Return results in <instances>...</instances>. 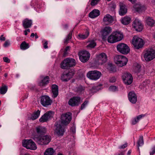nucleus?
Returning a JSON list of instances; mask_svg holds the SVG:
<instances>
[{"instance_id":"f257e3e1","label":"nucleus","mask_w":155,"mask_h":155,"mask_svg":"<svg viewBox=\"0 0 155 155\" xmlns=\"http://www.w3.org/2000/svg\"><path fill=\"white\" fill-rule=\"evenodd\" d=\"M71 114L69 112L62 114L61 116V122L58 121L55 123L54 127L55 134L58 136H62L64 132V127L63 125H67L71 120Z\"/></svg>"},{"instance_id":"f03ea898","label":"nucleus","mask_w":155,"mask_h":155,"mask_svg":"<svg viewBox=\"0 0 155 155\" xmlns=\"http://www.w3.org/2000/svg\"><path fill=\"white\" fill-rule=\"evenodd\" d=\"M123 36L120 32H114L108 38L107 41L111 43H113L121 40Z\"/></svg>"},{"instance_id":"7ed1b4c3","label":"nucleus","mask_w":155,"mask_h":155,"mask_svg":"<svg viewBox=\"0 0 155 155\" xmlns=\"http://www.w3.org/2000/svg\"><path fill=\"white\" fill-rule=\"evenodd\" d=\"M76 64L75 60L74 59L67 58L62 62L61 67L62 69H67L75 66Z\"/></svg>"},{"instance_id":"20e7f679","label":"nucleus","mask_w":155,"mask_h":155,"mask_svg":"<svg viewBox=\"0 0 155 155\" xmlns=\"http://www.w3.org/2000/svg\"><path fill=\"white\" fill-rule=\"evenodd\" d=\"M144 58L147 61H150L155 58V50L148 48L146 50L144 55Z\"/></svg>"},{"instance_id":"39448f33","label":"nucleus","mask_w":155,"mask_h":155,"mask_svg":"<svg viewBox=\"0 0 155 155\" xmlns=\"http://www.w3.org/2000/svg\"><path fill=\"white\" fill-rule=\"evenodd\" d=\"M114 59L115 63L120 67L125 65L128 61L127 58L125 56L122 55L116 56L114 57Z\"/></svg>"},{"instance_id":"423d86ee","label":"nucleus","mask_w":155,"mask_h":155,"mask_svg":"<svg viewBox=\"0 0 155 155\" xmlns=\"http://www.w3.org/2000/svg\"><path fill=\"white\" fill-rule=\"evenodd\" d=\"M132 44L136 49L142 48L144 45L143 40L137 36H134L132 40Z\"/></svg>"},{"instance_id":"0eeeda50","label":"nucleus","mask_w":155,"mask_h":155,"mask_svg":"<svg viewBox=\"0 0 155 155\" xmlns=\"http://www.w3.org/2000/svg\"><path fill=\"white\" fill-rule=\"evenodd\" d=\"M22 145L27 149L31 150H35L37 147L35 143L31 140H25L23 141Z\"/></svg>"},{"instance_id":"6e6552de","label":"nucleus","mask_w":155,"mask_h":155,"mask_svg":"<svg viewBox=\"0 0 155 155\" xmlns=\"http://www.w3.org/2000/svg\"><path fill=\"white\" fill-rule=\"evenodd\" d=\"M35 139V141L41 145H47L51 141V137L48 135H43L40 137H36Z\"/></svg>"},{"instance_id":"1a4fd4ad","label":"nucleus","mask_w":155,"mask_h":155,"mask_svg":"<svg viewBox=\"0 0 155 155\" xmlns=\"http://www.w3.org/2000/svg\"><path fill=\"white\" fill-rule=\"evenodd\" d=\"M117 51L124 54H128L130 51V48L127 45L124 43L118 44L117 46Z\"/></svg>"},{"instance_id":"9d476101","label":"nucleus","mask_w":155,"mask_h":155,"mask_svg":"<svg viewBox=\"0 0 155 155\" xmlns=\"http://www.w3.org/2000/svg\"><path fill=\"white\" fill-rule=\"evenodd\" d=\"M35 130L36 134L33 137L35 140L36 137H41L42 136L45 134L47 131V129L45 127L40 126L36 127H35Z\"/></svg>"},{"instance_id":"9b49d317","label":"nucleus","mask_w":155,"mask_h":155,"mask_svg":"<svg viewBox=\"0 0 155 155\" xmlns=\"http://www.w3.org/2000/svg\"><path fill=\"white\" fill-rule=\"evenodd\" d=\"M101 75L100 72L96 70L89 71L87 74V78L94 80H97L99 79Z\"/></svg>"},{"instance_id":"f8f14e48","label":"nucleus","mask_w":155,"mask_h":155,"mask_svg":"<svg viewBox=\"0 0 155 155\" xmlns=\"http://www.w3.org/2000/svg\"><path fill=\"white\" fill-rule=\"evenodd\" d=\"M54 114V112L51 110L47 112L40 118V122L42 123L47 122L53 117Z\"/></svg>"},{"instance_id":"ddd939ff","label":"nucleus","mask_w":155,"mask_h":155,"mask_svg":"<svg viewBox=\"0 0 155 155\" xmlns=\"http://www.w3.org/2000/svg\"><path fill=\"white\" fill-rule=\"evenodd\" d=\"M103 21L104 24L107 25H111L115 21L114 18L108 14L104 16Z\"/></svg>"},{"instance_id":"4468645a","label":"nucleus","mask_w":155,"mask_h":155,"mask_svg":"<svg viewBox=\"0 0 155 155\" xmlns=\"http://www.w3.org/2000/svg\"><path fill=\"white\" fill-rule=\"evenodd\" d=\"M80 60L83 62H86L89 58L90 53L87 51H83L79 53Z\"/></svg>"},{"instance_id":"2eb2a0df","label":"nucleus","mask_w":155,"mask_h":155,"mask_svg":"<svg viewBox=\"0 0 155 155\" xmlns=\"http://www.w3.org/2000/svg\"><path fill=\"white\" fill-rule=\"evenodd\" d=\"M52 102V101L48 96L45 95L41 97V103L44 107H47L51 105Z\"/></svg>"},{"instance_id":"dca6fc26","label":"nucleus","mask_w":155,"mask_h":155,"mask_svg":"<svg viewBox=\"0 0 155 155\" xmlns=\"http://www.w3.org/2000/svg\"><path fill=\"white\" fill-rule=\"evenodd\" d=\"M122 79L125 84L129 85L133 81V78L131 75L128 73H124L122 76Z\"/></svg>"},{"instance_id":"f3484780","label":"nucleus","mask_w":155,"mask_h":155,"mask_svg":"<svg viewBox=\"0 0 155 155\" xmlns=\"http://www.w3.org/2000/svg\"><path fill=\"white\" fill-rule=\"evenodd\" d=\"M107 56L105 53H102L97 56L96 60L99 64H102L107 61Z\"/></svg>"},{"instance_id":"a211bd4d","label":"nucleus","mask_w":155,"mask_h":155,"mask_svg":"<svg viewBox=\"0 0 155 155\" xmlns=\"http://www.w3.org/2000/svg\"><path fill=\"white\" fill-rule=\"evenodd\" d=\"M132 26L136 31L139 32L141 31L143 28L141 22L138 19H135L134 21Z\"/></svg>"},{"instance_id":"6ab92c4d","label":"nucleus","mask_w":155,"mask_h":155,"mask_svg":"<svg viewBox=\"0 0 155 155\" xmlns=\"http://www.w3.org/2000/svg\"><path fill=\"white\" fill-rule=\"evenodd\" d=\"M112 31V28L110 26H106L101 31L102 39L105 40L107 36Z\"/></svg>"},{"instance_id":"aec40b11","label":"nucleus","mask_w":155,"mask_h":155,"mask_svg":"<svg viewBox=\"0 0 155 155\" xmlns=\"http://www.w3.org/2000/svg\"><path fill=\"white\" fill-rule=\"evenodd\" d=\"M80 98L78 97H72L69 100L68 104L72 107L77 106L80 103Z\"/></svg>"},{"instance_id":"412c9836","label":"nucleus","mask_w":155,"mask_h":155,"mask_svg":"<svg viewBox=\"0 0 155 155\" xmlns=\"http://www.w3.org/2000/svg\"><path fill=\"white\" fill-rule=\"evenodd\" d=\"M129 101L132 104H135L137 101V97L136 94L134 92H130L128 95Z\"/></svg>"},{"instance_id":"4be33fe9","label":"nucleus","mask_w":155,"mask_h":155,"mask_svg":"<svg viewBox=\"0 0 155 155\" xmlns=\"http://www.w3.org/2000/svg\"><path fill=\"white\" fill-rule=\"evenodd\" d=\"M32 21L28 18L25 19L22 21V25L25 29L30 28L32 25Z\"/></svg>"},{"instance_id":"5701e85b","label":"nucleus","mask_w":155,"mask_h":155,"mask_svg":"<svg viewBox=\"0 0 155 155\" xmlns=\"http://www.w3.org/2000/svg\"><path fill=\"white\" fill-rule=\"evenodd\" d=\"M120 9L119 11V14L120 15L123 16L125 15L127 12V9L125 5L122 3H120Z\"/></svg>"},{"instance_id":"b1692460","label":"nucleus","mask_w":155,"mask_h":155,"mask_svg":"<svg viewBox=\"0 0 155 155\" xmlns=\"http://www.w3.org/2000/svg\"><path fill=\"white\" fill-rule=\"evenodd\" d=\"M134 8L136 11L139 13L143 12L145 9V8L144 6L140 4L135 5Z\"/></svg>"},{"instance_id":"393cba45","label":"nucleus","mask_w":155,"mask_h":155,"mask_svg":"<svg viewBox=\"0 0 155 155\" xmlns=\"http://www.w3.org/2000/svg\"><path fill=\"white\" fill-rule=\"evenodd\" d=\"M100 14V12L99 10L94 9L89 13V16L90 18H94L98 16Z\"/></svg>"},{"instance_id":"a878e982","label":"nucleus","mask_w":155,"mask_h":155,"mask_svg":"<svg viewBox=\"0 0 155 155\" xmlns=\"http://www.w3.org/2000/svg\"><path fill=\"white\" fill-rule=\"evenodd\" d=\"M49 81V77L47 76L45 77L43 80L39 83V85L41 87H43L48 83Z\"/></svg>"},{"instance_id":"bb28decb","label":"nucleus","mask_w":155,"mask_h":155,"mask_svg":"<svg viewBox=\"0 0 155 155\" xmlns=\"http://www.w3.org/2000/svg\"><path fill=\"white\" fill-rule=\"evenodd\" d=\"M52 91L53 94L52 96L55 98L58 94V86L56 84H53L52 86Z\"/></svg>"},{"instance_id":"cd10ccee","label":"nucleus","mask_w":155,"mask_h":155,"mask_svg":"<svg viewBox=\"0 0 155 155\" xmlns=\"http://www.w3.org/2000/svg\"><path fill=\"white\" fill-rule=\"evenodd\" d=\"M87 48L88 49H91L94 48L96 45V43L94 40H89L87 42Z\"/></svg>"},{"instance_id":"c85d7f7f","label":"nucleus","mask_w":155,"mask_h":155,"mask_svg":"<svg viewBox=\"0 0 155 155\" xmlns=\"http://www.w3.org/2000/svg\"><path fill=\"white\" fill-rule=\"evenodd\" d=\"M130 20L131 19L130 17L127 16H125L122 18L120 20L122 24L124 25H127L130 22Z\"/></svg>"},{"instance_id":"c756f323","label":"nucleus","mask_w":155,"mask_h":155,"mask_svg":"<svg viewBox=\"0 0 155 155\" xmlns=\"http://www.w3.org/2000/svg\"><path fill=\"white\" fill-rule=\"evenodd\" d=\"M144 114H142L137 116L136 117L134 118L132 120V125H135L143 117H144Z\"/></svg>"},{"instance_id":"7c9ffc66","label":"nucleus","mask_w":155,"mask_h":155,"mask_svg":"<svg viewBox=\"0 0 155 155\" xmlns=\"http://www.w3.org/2000/svg\"><path fill=\"white\" fill-rule=\"evenodd\" d=\"M55 150L52 148H49L45 150L44 155H54Z\"/></svg>"},{"instance_id":"2f4dec72","label":"nucleus","mask_w":155,"mask_h":155,"mask_svg":"<svg viewBox=\"0 0 155 155\" xmlns=\"http://www.w3.org/2000/svg\"><path fill=\"white\" fill-rule=\"evenodd\" d=\"M143 143L144 142L143 136H140L137 142V147L138 150H139L140 146L143 145Z\"/></svg>"},{"instance_id":"473e14b6","label":"nucleus","mask_w":155,"mask_h":155,"mask_svg":"<svg viewBox=\"0 0 155 155\" xmlns=\"http://www.w3.org/2000/svg\"><path fill=\"white\" fill-rule=\"evenodd\" d=\"M40 113V111L39 110H37L33 114L31 119L33 120H34L38 117Z\"/></svg>"},{"instance_id":"72a5a7b5","label":"nucleus","mask_w":155,"mask_h":155,"mask_svg":"<svg viewBox=\"0 0 155 155\" xmlns=\"http://www.w3.org/2000/svg\"><path fill=\"white\" fill-rule=\"evenodd\" d=\"M147 24L150 26H153L155 24V21L153 19L150 17H148L146 20Z\"/></svg>"},{"instance_id":"f704fd0d","label":"nucleus","mask_w":155,"mask_h":155,"mask_svg":"<svg viewBox=\"0 0 155 155\" xmlns=\"http://www.w3.org/2000/svg\"><path fill=\"white\" fill-rule=\"evenodd\" d=\"M85 89V87L80 86L76 87L75 90L77 93L79 94H81L84 92Z\"/></svg>"},{"instance_id":"c9c22d12","label":"nucleus","mask_w":155,"mask_h":155,"mask_svg":"<svg viewBox=\"0 0 155 155\" xmlns=\"http://www.w3.org/2000/svg\"><path fill=\"white\" fill-rule=\"evenodd\" d=\"M20 47L21 49L26 50L29 48V46L28 44L26 43L25 41H24L21 43Z\"/></svg>"},{"instance_id":"e433bc0d","label":"nucleus","mask_w":155,"mask_h":155,"mask_svg":"<svg viewBox=\"0 0 155 155\" xmlns=\"http://www.w3.org/2000/svg\"><path fill=\"white\" fill-rule=\"evenodd\" d=\"M7 90L8 87L6 86H2L0 88V93L2 94H4L6 92Z\"/></svg>"},{"instance_id":"4c0bfd02","label":"nucleus","mask_w":155,"mask_h":155,"mask_svg":"<svg viewBox=\"0 0 155 155\" xmlns=\"http://www.w3.org/2000/svg\"><path fill=\"white\" fill-rule=\"evenodd\" d=\"M89 34V32L87 30L85 34H80L79 35V36L81 39H84L87 38L88 37Z\"/></svg>"},{"instance_id":"58836bf2","label":"nucleus","mask_w":155,"mask_h":155,"mask_svg":"<svg viewBox=\"0 0 155 155\" xmlns=\"http://www.w3.org/2000/svg\"><path fill=\"white\" fill-rule=\"evenodd\" d=\"M100 89L99 87L98 86H93L92 88L90 89V91L91 93H94L98 91Z\"/></svg>"},{"instance_id":"ea45409f","label":"nucleus","mask_w":155,"mask_h":155,"mask_svg":"<svg viewBox=\"0 0 155 155\" xmlns=\"http://www.w3.org/2000/svg\"><path fill=\"white\" fill-rule=\"evenodd\" d=\"M149 81H144L142 84L140 86V87L141 89H143L148 86L149 84Z\"/></svg>"},{"instance_id":"a19ab883","label":"nucleus","mask_w":155,"mask_h":155,"mask_svg":"<svg viewBox=\"0 0 155 155\" xmlns=\"http://www.w3.org/2000/svg\"><path fill=\"white\" fill-rule=\"evenodd\" d=\"M73 31H71L70 32L69 34L68 35L65 39L64 40V43H67L68 41L70 40L71 38V35Z\"/></svg>"},{"instance_id":"79ce46f5","label":"nucleus","mask_w":155,"mask_h":155,"mask_svg":"<svg viewBox=\"0 0 155 155\" xmlns=\"http://www.w3.org/2000/svg\"><path fill=\"white\" fill-rule=\"evenodd\" d=\"M135 72L137 73V75L139 77H141V76H140V72H141L140 71V68H135ZM143 72H142L141 73V74L143 75Z\"/></svg>"},{"instance_id":"37998d69","label":"nucleus","mask_w":155,"mask_h":155,"mask_svg":"<svg viewBox=\"0 0 155 155\" xmlns=\"http://www.w3.org/2000/svg\"><path fill=\"white\" fill-rule=\"evenodd\" d=\"M108 69L110 71L114 72L116 70L112 63H109L108 64Z\"/></svg>"},{"instance_id":"c03bdc74","label":"nucleus","mask_w":155,"mask_h":155,"mask_svg":"<svg viewBox=\"0 0 155 155\" xmlns=\"http://www.w3.org/2000/svg\"><path fill=\"white\" fill-rule=\"evenodd\" d=\"M88 102V101L87 100H85L84 102L82 104L81 106V110H82L84 109L86 107V106L87 105Z\"/></svg>"},{"instance_id":"a18cd8bd","label":"nucleus","mask_w":155,"mask_h":155,"mask_svg":"<svg viewBox=\"0 0 155 155\" xmlns=\"http://www.w3.org/2000/svg\"><path fill=\"white\" fill-rule=\"evenodd\" d=\"M74 73L73 71H69L68 73L66 74L68 78V79L69 80L74 75Z\"/></svg>"},{"instance_id":"49530a36","label":"nucleus","mask_w":155,"mask_h":155,"mask_svg":"<svg viewBox=\"0 0 155 155\" xmlns=\"http://www.w3.org/2000/svg\"><path fill=\"white\" fill-rule=\"evenodd\" d=\"M74 73L73 71H69L68 73L66 74L68 78V79L69 80L74 75Z\"/></svg>"},{"instance_id":"de8ad7c7","label":"nucleus","mask_w":155,"mask_h":155,"mask_svg":"<svg viewBox=\"0 0 155 155\" xmlns=\"http://www.w3.org/2000/svg\"><path fill=\"white\" fill-rule=\"evenodd\" d=\"M109 90L112 91H115L117 90V88L114 86H111L109 87Z\"/></svg>"},{"instance_id":"09e8293b","label":"nucleus","mask_w":155,"mask_h":155,"mask_svg":"<svg viewBox=\"0 0 155 155\" xmlns=\"http://www.w3.org/2000/svg\"><path fill=\"white\" fill-rule=\"evenodd\" d=\"M61 79L63 81H67L69 80L68 79V78L66 74H63L61 76Z\"/></svg>"},{"instance_id":"8fccbe9b","label":"nucleus","mask_w":155,"mask_h":155,"mask_svg":"<svg viewBox=\"0 0 155 155\" xmlns=\"http://www.w3.org/2000/svg\"><path fill=\"white\" fill-rule=\"evenodd\" d=\"M100 0H91V6H94L97 5Z\"/></svg>"},{"instance_id":"3c124183","label":"nucleus","mask_w":155,"mask_h":155,"mask_svg":"<svg viewBox=\"0 0 155 155\" xmlns=\"http://www.w3.org/2000/svg\"><path fill=\"white\" fill-rule=\"evenodd\" d=\"M43 41L44 42L43 43V47L45 49H47L48 48V41L46 40H43Z\"/></svg>"},{"instance_id":"603ef678","label":"nucleus","mask_w":155,"mask_h":155,"mask_svg":"<svg viewBox=\"0 0 155 155\" xmlns=\"http://www.w3.org/2000/svg\"><path fill=\"white\" fill-rule=\"evenodd\" d=\"M70 48V47L69 46H67L65 48V49H64V56H66V55L67 54V51H69V50Z\"/></svg>"},{"instance_id":"864d4df0","label":"nucleus","mask_w":155,"mask_h":155,"mask_svg":"<svg viewBox=\"0 0 155 155\" xmlns=\"http://www.w3.org/2000/svg\"><path fill=\"white\" fill-rule=\"evenodd\" d=\"M110 7L111 10L113 11L116 8V5L114 4H112L110 5Z\"/></svg>"},{"instance_id":"5fc2aeb1","label":"nucleus","mask_w":155,"mask_h":155,"mask_svg":"<svg viewBox=\"0 0 155 155\" xmlns=\"http://www.w3.org/2000/svg\"><path fill=\"white\" fill-rule=\"evenodd\" d=\"M3 59L4 62L9 63L10 62V60L7 57H4L3 58Z\"/></svg>"},{"instance_id":"6e6d98bb","label":"nucleus","mask_w":155,"mask_h":155,"mask_svg":"<svg viewBox=\"0 0 155 155\" xmlns=\"http://www.w3.org/2000/svg\"><path fill=\"white\" fill-rule=\"evenodd\" d=\"M152 151L150 152V155H153L155 153V146L152 148Z\"/></svg>"},{"instance_id":"4d7b16f0","label":"nucleus","mask_w":155,"mask_h":155,"mask_svg":"<svg viewBox=\"0 0 155 155\" xmlns=\"http://www.w3.org/2000/svg\"><path fill=\"white\" fill-rule=\"evenodd\" d=\"M109 81L110 82H114L116 81L115 78L114 77H111Z\"/></svg>"},{"instance_id":"13d9d810","label":"nucleus","mask_w":155,"mask_h":155,"mask_svg":"<svg viewBox=\"0 0 155 155\" xmlns=\"http://www.w3.org/2000/svg\"><path fill=\"white\" fill-rule=\"evenodd\" d=\"M127 146V143H125L119 147L120 149H124Z\"/></svg>"},{"instance_id":"bf43d9fd","label":"nucleus","mask_w":155,"mask_h":155,"mask_svg":"<svg viewBox=\"0 0 155 155\" xmlns=\"http://www.w3.org/2000/svg\"><path fill=\"white\" fill-rule=\"evenodd\" d=\"M9 44L10 43L8 41H7L5 43L4 45V47H6L9 45Z\"/></svg>"},{"instance_id":"052dcab7","label":"nucleus","mask_w":155,"mask_h":155,"mask_svg":"<svg viewBox=\"0 0 155 155\" xmlns=\"http://www.w3.org/2000/svg\"><path fill=\"white\" fill-rule=\"evenodd\" d=\"M5 37H3V35H2L0 37V40L3 41H5Z\"/></svg>"},{"instance_id":"680f3d73","label":"nucleus","mask_w":155,"mask_h":155,"mask_svg":"<svg viewBox=\"0 0 155 155\" xmlns=\"http://www.w3.org/2000/svg\"><path fill=\"white\" fill-rule=\"evenodd\" d=\"M71 130L72 131V132L74 133L75 132V130L74 127L71 128Z\"/></svg>"},{"instance_id":"e2e57ef3","label":"nucleus","mask_w":155,"mask_h":155,"mask_svg":"<svg viewBox=\"0 0 155 155\" xmlns=\"http://www.w3.org/2000/svg\"><path fill=\"white\" fill-rule=\"evenodd\" d=\"M129 1L131 2L132 3H135L137 0H128Z\"/></svg>"},{"instance_id":"0e129e2a","label":"nucleus","mask_w":155,"mask_h":155,"mask_svg":"<svg viewBox=\"0 0 155 155\" xmlns=\"http://www.w3.org/2000/svg\"><path fill=\"white\" fill-rule=\"evenodd\" d=\"M35 34L34 33H32L31 35V37L32 38H33L34 36H35Z\"/></svg>"},{"instance_id":"69168bd1","label":"nucleus","mask_w":155,"mask_h":155,"mask_svg":"<svg viewBox=\"0 0 155 155\" xmlns=\"http://www.w3.org/2000/svg\"><path fill=\"white\" fill-rule=\"evenodd\" d=\"M131 153V151L130 150H129L128 151L127 154L128 155H130Z\"/></svg>"},{"instance_id":"338daca9","label":"nucleus","mask_w":155,"mask_h":155,"mask_svg":"<svg viewBox=\"0 0 155 155\" xmlns=\"http://www.w3.org/2000/svg\"><path fill=\"white\" fill-rule=\"evenodd\" d=\"M24 33H25V35H27L28 33H27V30H25Z\"/></svg>"},{"instance_id":"774afa93","label":"nucleus","mask_w":155,"mask_h":155,"mask_svg":"<svg viewBox=\"0 0 155 155\" xmlns=\"http://www.w3.org/2000/svg\"><path fill=\"white\" fill-rule=\"evenodd\" d=\"M35 38L36 39V38H38V36L37 35V34L36 33H35Z\"/></svg>"}]
</instances>
